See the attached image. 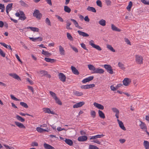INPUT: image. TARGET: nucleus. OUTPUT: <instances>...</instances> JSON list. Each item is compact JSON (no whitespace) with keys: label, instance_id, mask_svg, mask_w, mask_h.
<instances>
[{"label":"nucleus","instance_id":"obj_1","mask_svg":"<svg viewBox=\"0 0 149 149\" xmlns=\"http://www.w3.org/2000/svg\"><path fill=\"white\" fill-rule=\"evenodd\" d=\"M15 15L16 17H19V19L24 20L26 18L25 16V14L22 11H20L19 13L17 12L15 14Z\"/></svg>","mask_w":149,"mask_h":149},{"label":"nucleus","instance_id":"obj_2","mask_svg":"<svg viewBox=\"0 0 149 149\" xmlns=\"http://www.w3.org/2000/svg\"><path fill=\"white\" fill-rule=\"evenodd\" d=\"M33 15L34 17L39 20L40 19L42 16V14L40 13L38 10L37 9L35 10Z\"/></svg>","mask_w":149,"mask_h":149},{"label":"nucleus","instance_id":"obj_3","mask_svg":"<svg viewBox=\"0 0 149 149\" xmlns=\"http://www.w3.org/2000/svg\"><path fill=\"white\" fill-rule=\"evenodd\" d=\"M89 44L93 47L99 51H101L102 50L101 48L99 46L96 45L94 43V41L93 40H91L89 42Z\"/></svg>","mask_w":149,"mask_h":149},{"label":"nucleus","instance_id":"obj_4","mask_svg":"<svg viewBox=\"0 0 149 149\" xmlns=\"http://www.w3.org/2000/svg\"><path fill=\"white\" fill-rule=\"evenodd\" d=\"M143 59L142 57L141 56L137 55L136 56V62L139 64H141L143 63Z\"/></svg>","mask_w":149,"mask_h":149},{"label":"nucleus","instance_id":"obj_5","mask_svg":"<svg viewBox=\"0 0 149 149\" xmlns=\"http://www.w3.org/2000/svg\"><path fill=\"white\" fill-rule=\"evenodd\" d=\"M95 86V85L94 84H91L86 85H82L81 88L82 89H87L92 88Z\"/></svg>","mask_w":149,"mask_h":149},{"label":"nucleus","instance_id":"obj_6","mask_svg":"<svg viewBox=\"0 0 149 149\" xmlns=\"http://www.w3.org/2000/svg\"><path fill=\"white\" fill-rule=\"evenodd\" d=\"M59 78L62 81L65 82L66 80V77L63 73H60L58 74Z\"/></svg>","mask_w":149,"mask_h":149},{"label":"nucleus","instance_id":"obj_7","mask_svg":"<svg viewBox=\"0 0 149 149\" xmlns=\"http://www.w3.org/2000/svg\"><path fill=\"white\" fill-rule=\"evenodd\" d=\"M85 102L84 101L80 102L77 103L73 106V108H77L82 107L84 104Z\"/></svg>","mask_w":149,"mask_h":149},{"label":"nucleus","instance_id":"obj_8","mask_svg":"<svg viewBox=\"0 0 149 149\" xmlns=\"http://www.w3.org/2000/svg\"><path fill=\"white\" fill-rule=\"evenodd\" d=\"M130 82V79L128 78H125L123 81V84L126 86H128Z\"/></svg>","mask_w":149,"mask_h":149},{"label":"nucleus","instance_id":"obj_9","mask_svg":"<svg viewBox=\"0 0 149 149\" xmlns=\"http://www.w3.org/2000/svg\"><path fill=\"white\" fill-rule=\"evenodd\" d=\"M94 78L93 76H89L88 77L84 79L82 81L83 83H85L92 80Z\"/></svg>","mask_w":149,"mask_h":149},{"label":"nucleus","instance_id":"obj_10","mask_svg":"<svg viewBox=\"0 0 149 149\" xmlns=\"http://www.w3.org/2000/svg\"><path fill=\"white\" fill-rule=\"evenodd\" d=\"M93 105L96 107L100 109L103 110L104 109V107L103 106L96 102H95L94 103Z\"/></svg>","mask_w":149,"mask_h":149},{"label":"nucleus","instance_id":"obj_11","mask_svg":"<svg viewBox=\"0 0 149 149\" xmlns=\"http://www.w3.org/2000/svg\"><path fill=\"white\" fill-rule=\"evenodd\" d=\"M104 72V70L102 68H96V69L93 73H99L100 74H103Z\"/></svg>","mask_w":149,"mask_h":149},{"label":"nucleus","instance_id":"obj_12","mask_svg":"<svg viewBox=\"0 0 149 149\" xmlns=\"http://www.w3.org/2000/svg\"><path fill=\"white\" fill-rule=\"evenodd\" d=\"M13 5L12 3H11L8 4L6 8V11L7 14L11 10Z\"/></svg>","mask_w":149,"mask_h":149},{"label":"nucleus","instance_id":"obj_13","mask_svg":"<svg viewBox=\"0 0 149 149\" xmlns=\"http://www.w3.org/2000/svg\"><path fill=\"white\" fill-rule=\"evenodd\" d=\"M44 60L46 62H50L52 63H54L56 61V59H52L49 58H45Z\"/></svg>","mask_w":149,"mask_h":149},{"label":"nucleus","instance_id":"obj_14","mask_svg":"<svg viewBox=\"0 0 149 149\" xmlns=\"http://www.w3.org/2000/svg\"><path fill=\"white\" fill-rule=\"evenodd\" d=\"M9 75L13 77L14 78H15L17 80H21V79L20 77L18 76V75L17 74H16L10 73L9 74Z\"/></svg>","mask_w":149,"mask_h":149},{"label":"nucleus","instance_id":"obj_15","mask_svg":"<svg viewBox=\"0 0 149 149\" xmlns=\"http://www.w3.org/2000/svg\"><path fill=\"white\" fill-rule=\"evenodd\" d=\"M117 120L118 122L119 126L120 128L124 130H126L125 127H124L123 123L122 121H120L119 119H118Z\"/></svg>","mask_w":149,"mask_h":149},{"label":"nucleus","instance_id":"obj_16","mask_svg":"<svg viewBox=\"0 0 149 149\" xmlns=\"http://www.w3.org/2000/svg\"><path fill=\"white\" fill-rule=\"evenodd\" d=\"M87 139V137L86 136H80L78 138V140L79 141H84Z\"/></svg>","mask_w":149,"mask_h":149},{"label":"nucleus","instance_id":"obj_17","mask_svg":"<svg viewBox=\"0 0 149 149\" xmlns=\"http://www.w3.org/2000/svg\"><path fill=\"white\" fill-rule=\"evenodd\" d=\"M104 136V135L103 134H98L93 136H92L90 138V139H95L97 138H100L103 137Z\"/></svg>","mask_w":149,"mask_h":149},{"label":"nucleus","instance_id":"obj_18","mask_svg":"<svg viewBox=\"0 0 149 149\" xmlns=\"http://www.w3.org/2000/svg\"><path fill=\"white\" fill-rule=\"evenodd\" d=\"M77 32L80 36L83 37H88L89 36V35L87 33L79 30Z\"/></svg>","mask_w":149,"mask_h":149},{"label":"nucleus","instance_id":"obj_19","mask_svg":"<svg viewBox=\"0 0 149 149\" xmlns=\"http://www.w3.org/2000/svg\"><path fill=\"white\" fill-rule=\"evenodd\" d=\"M71 69L72 71V72L75 74L78 75L79 74L78 70L76 69V68L73 66H71Z\"/></svg>","mask_w":149,"mask_h":149},{"label":"nucleus","instance_id":"obj_20","mask_svg":"<svg viewBox=\"0 0 149 149\" xmlns=\"http://www.w3.org/2000/svg\"><path fill=\"white\" fill-rule=\"evenodd\" d=\"M24 29H30L32 31H33L34 32H38L39 31V29L38 28L32 27H24Z\"/></svg>","mask_w":149,"mask_h":149},{"label":"nucleus","instance_id":"obj_21","mask_svg":"<svg viewBox=\"0 0 149 149\" xmlns=\"http://www.w3.org/2000/svg\"><path fill=\"white\" fill-rule=\"evenodd\" d=\"M15 125L20 128L24 129L25 128V126L23 125V124L17 121H15Z\"/></svg>","mask_w":149,"mask_h":149},{"label":"nucleus","instance_id":"obj_22","mask_svg":"<svg viewBox=\"0 0 149 149\" xmlns=\"http://www.w3.org/2000/svg\"><path fill=\"white\" fill-rule=\"evenodd\" d=\"M43 146L46 149H55L54 147L46 143H44Z\"/></svg>","mask_w":149,"mask_h":149},{"label":"nucleus","instance_id":"obj_23","mask_svg":"<svg viewBox=\"0 0 149 149\" xmlns=\"http://www.w3.org/2000/svg\"><path fill=\"white\" fill-rule=\"evenodd\" d=\"M71 21H72L76 27L79 28V29H81L80 26L79 25L78 23L76 20L74 19H70Z\"/></svg>","mask_w":149,"mask_h":149},{"label":"nucleus","instance_id":"obj_24","mask_svg":"<svg viewBox=\"0 0 149 149\" xmlns=\"http://www.w3.org/2000/svg\"><path fill=\"white\" fill-rule=\"evenodd\" d=\"M59 52L61 55H65V50L63 48L61 45L59 46Z\"/></svg>","mask_w":149,"mask_h":149},{"label":"nucleus","instance_id":"obj_25","mask_svg":"<svg viewBox=\"0 0 149 149\" xmlns=\"http://www.w3.org/2000/svg\"><path fill=\"white\" fill-rule=\"evenodd\" d=\"M111 28L113 31L118 32H120L121 31V30L120 29L118 28L113 24H111Z\"/></svg>","mask_w":149,"mask_h":149},{"label":"nucleus","instance_id":"obj_26","mask_svg":"<svg viewBox=\"0 0 149 149\" xmlns=\"http://www.w3.org/2000/svg\"><path fill=\"white\" fill-rule=\"evenodd\" d=\"M45 113H51L52 114H54L53 111H52L50 110L49 108H44L43 109Z\"/></svg>","mask_w":149,"mask_h":149},{"label":"nucleus","instance_id":"obj_27","mask_svg":"<svg viewBox=\"0 0 149 149\" xmlns=\"http://www.w3.org/2000/svg\"><path fill=\"white\" fill-rule=\"evenodd\" d=\"M143 145L145 149H149V142L147 141H144L143 143Z\"/></svg>","mask_w":149,"mask_h":149},{"label":"nucleus","instance_id":"obj_28","mask_svg":"<svg viewBox=\"0 0 149 149\" xmlns=\"http://www.w3.org/2000/svg\"><path fill=\"white\" fill-rule=\"evenodd\" d=\"M98 113L100 117L103 119L105 118V117L104 114L102 111L100 110H99L98 111Z\"/></svg>","mask_w":149,"mask_h":149},{"label":"nucleus","instance_id":"obj_29","mask_svg":"<svg viewBox=\"0 0 149 149\" xmlns=\"http://www.w3.org/2000/svg\"><path fill=\"white\" fill-rule=\"evenodd\" d=\"M65 143L70 146L72 145L73 142L72 140L70 139H66L65 140Z\"/></svg>","mask_w":149,"mask_h":149},{"label":"nucleus","instance_id":"obj_30","mask_svg":"<svg viewBox=\"0 0 149 149\" xmlns=\"http://www.w3.org/2000/svg\"><path fill=\"white\" fill-rule=\"evenodd\" d=\"M37 131L40 133H42L44 132H47V131L45 129L41 128V127H37L36 128Z\"/></svg>","mask_w":149,"mask_h":149},{"label":"nucleus","instance_id":"obj_31","mask_svg":"<svg viewBox=\"0 0 149 149\" xmlns=\"http://www.w3.org/2000/svg\"><path fill=\"white\" fill-rule=\"evenodd\" d=\"M87 10L88 11H90L93 13H95L96 12L95 8L92 7L88 6L87 8Z\"/></svg>","mask_w":149,"mask_h":149},{"label":"nucleus","instance_id":"obj_32","mask_svg":"<svg viewBox=\"0 0 149 149\" xmlns=\"http://www.w3.org/2000/svg\"><path fill=\"white\" fill-rule=\"evenodd\" d=\"M42 54L47 57H49L51 55V53H49L47 51H44V50H42Z\"/></svg>","mask_w":149,"mask_h":149},{"label":"nucleus","instance_id":"obj_33","mask_svg":"<svg viewBox=\"0 0 149 149\" xmlns=\"http://www.w3.org/2000/svg\"><path fill=\"white\" fill-rule=\"evenodd\" d=\"M141 124L140 125L141 128L142 130L146 129V127L145 123L141 121Z\"/></svg>","mask_w":149,"mask_h":149},{"label":"nucleus","instance_id":"obj_34","mask_svg":"<svg viewBox=\"0 0 149 149\" xmlns=\"http://www.w3.org/2000/svg\"><path fill=\"white\" fill-rule=\"evenodd\" d=\"M74 94L77 96H81L83 95V93L78 91H74L73 92Z\"/></svg>","mask_w":149,"mask_h":149},{"label":"nucleus","instance_id":"obj_35","mask_svg":"<svg viewBox=\"0 0 149 149\" xmlns=\"http://www.w3.org/2000/svg\"><path fill=\"white\" fill-rule=\"evenodd\" d=\"M88 68L90 70H93L95 72L96 68L93 65L91 64H89L88 65Z\"/></svg>","mask_w":149,"mask_h":149},{"label":"nucleus","instance_id":"obj_36","mask_svg":"<svg viewBox=\"0 0 149 149\" xmlns=\"http://www.w3.org/2000/svg\"><path fill=\"white\" fill-rule=\"evenodd\" d=\"M0 44H1L3 46V47H5L6 48H8L11 50H12V49L11 48V47L10 45H6L5 43H0Z\"/></svg>","mask_w":149,"mask_h":149},{"label":"nucleus","instance_id":"obj_37","mask_svg":"<svg viewBox=\"0 0 149 149\" xmlns=\"http://www.w3.org/2000/svg\"><path fill=\"white\" fill-rule=\"evenodd\" d=\"M118 67L122 70H124L125 68L124 65L121 62H119L118 63Z\"/></svg>","mask_w":149,"mask_h":149},{"label":"nucleus","instance_id":"obj_38","mask_svg":"<svg viewBox=\"0 0 149 149\" xmlns=\"http://www.w3.org/2000/svg\"><path fill=\"white\" fill-rule=\"evenodd\" d=\"M99 23L100 25L104 26L106 25V21L105 20L102 19L99 21Z\"/></svg>","mask_w":149,"mask_h":149},{"label":"nucleus","instance_id":"obj_39","mask_svg":"<svg viewBox=\"0 0 149 149\" xmlns=\"http://www.w3.org/2000/svg\"><path fill=\"white\" fill-rule=\"evenodd\" d=\"M64 10L65 12L68 13H70L71 11L70 8L67 6H64Z\"/></svg>","mask_w":149,"mask_h":149},{"label":"nucleus","instance_id":"obj_40","mask_svg":"<svg viewBox=\"0 0 149 149\" xmlns=\"http://www.w3.org/2000/svg\"><path fill=\"white\" fill-rule=\"evenodd\" d=\"M16 118L18 120L22 122H24L25 121V119L24 118L18 115L16 116Z\"/></svg>","mask_w":149,"mask_h":149},{"label":"nucleus","instance_id":"obj_41","mask_svg":"<svg viewBox=\"0 0 149 149\" xmlns=\"http://www.w3.org/2000/svg\"><path fill=\"white\" fill-rule=\"evenodd\" d=\"M91 115V117L93 118H95L96 116V112L93 110H91V111L90 113Z\"/></svg>","mask_w":149,"mask_h":149},{"label":"nucleus","instance_id":"obj_42","mask_svg":"<svg viewBox=\"0 0 149 149\" xmlns=\"http://www.w3.org/2000/svg\"><path fill=\"white\" fill-rule=\"evenodd\" d=\"M49 93L50 95L54 99H55L56 98H57V97L56 96V94L55 93L52 91H50Z\"/></svg>","mask_w":149,"mask_h":149},{"label":"nucleus","instance_id":"obj_43","mask_svg":"<svg viewBox=\"0 0 149 149\" xmlns=\"http://www.w3.org/2000/svg\"><path fill=\"white\" fill-rule=\"evenodd\" d=\"M104 67L107 70V72L112 68L110 65L107 64L104 65Z\"/></svg>","mask_w":149,"mask_h":149},{"label":"nucleus","instance_id":"obj_44","mask_svg":"<svg viewBox=\"0 0 149 149\" xmlns=\"http://www.w3.org/2000/svg\"><path fill=\"white\" fill-rule=\"evenodd\" d=\"M111 109L113 112L116 113V114H119V111L115 107L112 108Z\"/></svg>","mask_w":149,"mask_h":149},{"label":"nucleus","instance_id":"obj_45","mask_svg":"<svg viewBox=\"0 0 149 149\" xmlns=\"http://www.w3.org/2000/svg\"><path fill=\"white\" fill-rule=\"evenodd\" d=\"M107 47L110 50L112 51L113 52H115V49L113 48L112 47V46L110 45H107Z\"/></svg>","mask_w":149,"mask_h":149},{"label":"nucleus","instance_id":"obj_46","mask_svg":"<svg viewBox=\"0 0 149 149\" xmlns=\"http://www.w3.org/2000/svg\"><path fill=\"white\" fill-rule=\"evenodd\" d=\"M20 105H21L22 106L24 107L27 108L28 107V106L26 103L23 102H21L20 103Z\"/></svg>","mask_w":149,"mask_h":149},{"label":"nucleus","instance_id":"obj_47","mask_svg":"<svg viewBox=\"0 0 149 149\" xmlns=\"http://www.w3.org/2000/svg\"><path fill=\"white\" fill-rule=\"evenodd\" d=\"M132 1H130L128 4V6L127 7V9L128 10H130V9L132 6Z\"/></svg>","mask_w":149,"mask_h":149},{"label":"nucleus","instance_id":"obj_48","mask_svg":"<svg viewBox=\"0 0 149 149\" xmlns=\"http://www.w3.org/2000/svg\"><path fill=\"white\" fill-rule=\"evenodd\" d=\"M66 24V28L68 29H70L71 30L72 29V28H71L70 27V26L71 25V23L70 22H69L68 21H67Z\"/></svg>","mask_w":149,"mask_h":149},{"label":"nucleus","instance_id":"obj_49","mask_svg":"<svg viewBox=\"0 0 149 149\" xmlns=\"http://www.w3.org/2000/svg\"><path fill=\"white\" fill-rule=\"evenodd\" d=\"M89 149H99V148L96 146L90 145L89 146Z\"/></svg>","mask_w":149,"mask_h":149},{"label":"nucleus","instance_id":"obj_50","mask_svg":"<svg viewBox=\"0 0 149 149\" xmlns=\"http://www.w3.org/2000/svg\"><path fill=\"white\" fill-rule=\"evenodd\" d=\"M0 9H1V12H3L5 10V6L4 4L0 3Z\"/></svg>","mask_w":149,"mask_h":149},{"label":"nucleus","instance_id":"obj_51","mask_svg":"<svg viewBox=\"0 0 149 149\" xmlns=\"http://www.w3.org/2000/svg\"><path fill=\"white\" fill-rule=\"evenodd\" d=\"M67 38L68 39L70 40H73L72 37L71 35L69 33H67Z\"/></svg>","mask_w":149,"mask_h":149},{"label":"nucleus","instance_id":"obj_52","mask_svg":"<svg viewBox=\"0 0 149 149\" xmlns=\"http://www.w3.org/2000/svg\"><path fill=\"white\" fill-rule=\"evenodd\" d=\"M56 101V103L60 105H61L62 104V103L60 100L57 97V98H56L54 99Z\"/></svg>","mask_w":149,"mask_h":149},{"label":"nucleus","instance_id":"obj_53","mask_svg":"<svg viewBox=\"0 0 149 149\" xmlns=\"http://www.w3.org/2000/svg\"><path fill=\"white\" fill-rule=\"evenodd\" d=\"M45 22L48 25L51 26V22L48 18H47L46 19Z\"/></svg>","mask_w":149,"mask_h":149},{"label":"nucleus","instance_id":"obj_54","mask_svg":"<svg viewBox=\"0 0 149 149\" xmlns=\"http://www.w3.org/2000/svg\"><path fill=\"white\" fill-rule=\"evenodd\" d=\"M40 74H42V76L46 75L47 73V72L45 70H42L40 72Z\"/></svg>","mask_w":149,"mask_h":149},{"label":"nucleus","instance_id":"obj_55","mask_svg":"<svg viewBox=\"0 0 149 149\" xmlns=\"http://www.w3.org/2000/svg\"><path fill=\"white\" fill-rule=\"evenodd\" d=\"M96 3L97 5L100 7H102V3L99 0H97L96 1Z\"/></svg>","mask_w":149,"mask_h":149},{"label":"nucleus","instance_id":"obj_56","mask_svg":"<svg viewBox=\"0 0 149 149\" xmlns=\"http://www.w3.org/2000/svg\"><path fill=\"white\" fill-rule=\"evenodd\" d=\"M55 16L58 18V19L59 20H60L61 22H63L64 21L63 19L59 16L56 15H55Z\"/></svg>","mask_w":149,"mask_h":149},{"label":"nucleus","instance_id":"obj_57","mask_svg":"<svg viewBox=\"0 0 149 149\" xmlns=\"http://www.w3.org/2000/svg\"><path fill=\"white\" fill-rule=\"evenodd\" d=\"M0 54L3 57H5L6 55L3 52V51L0 48Z\"/></svg>","mask_w":149,"mask_h":149},{"label":"nucleus","instance_id":"obj_58","mask_svg":"<svg viewBox=\"0 0 149 149\" xmlns=\"http://www.w3.org/2000/svg\"><path fill=\"white\" fill-rule=\"evenodd\" d=\"M10 97L11 98L14 100H15L16 101H18L19 100V99L16 98L15 97V96L14 95H11Z\"/></svg>","mask_w":149,"mask_h":149},{"label":"nucleus","instance_id":"obj_59","mask_svg":"<svg viewBox=\"0 0 149 149\" xmlns=\"http://www.w3.org/2000/svg\"><path fill=\"white\" fill-rule=\"evenodd\" d=\"M3 145L7 149H14V148L12 147L5 144H4Z\"/></svg>","mask_w":149,"mask_h":149},{"label":"nucleus","instance_id":"obj_60","mask_svg":"<svg viewBox=\"0 0 149 149\" xmlns=\"http://www.w3.org/2000/svg\"><path fill=\"white\" fill-rule=\"evenodd\" d=\"M71 47L75 52L77 53L78 52V49L76 47L72 45L71 46Z\"/></svg>","mask_w":149,"mask_h":149},{"label":"nucleus","instance_id":"obj_61","mask_svg":"<svg viewBox=\"0 0 149 149\" xmlns=\"http://www.w3.org/2000/svg\"><path fill=\"white\" fill-rule=\"evenodd\" d=\"M31 146H38V144L36 142H33L32 143Z\"/></svg>","mask_w":149,"mask_h":149},{"label":"nucleus","instance_id":"obj_62","mask_svg":"<svg viewBox=\"0 0 149 149\" xmlns=\"http://www.w3.org/2000/svg\"><path fill=\"white\" fill-rule=\"evenodd\" d=\"M26 80L31 85H32L33 84V81L32 80H31L29 78H27Z\"/></svg>","mask_w":149,"mask_h":149},{"label":"nucleus","instance_id":"obj_63","mask_svg":"<svg viewBox=\"0 0 149 149\" xmlns=\"http://www.w3.org/2000/svg\"><path fill=\"white\" fill-rule=\"evenodd\" d=\"M141 2L145 4L149 5V1H147L146 0H141Z\"/></svg>","mask_w":149,"mask_h":149},{"label":"nucleus","instance_id":"obj_64","mask_svg":"<svg viewBox=\"0 0 149 149\" xmlns=\"http://www.w3.org/2000/svg\"><path fill=\"white\" fill-rule=\"evenodd\" d=\"M28 88L33 93L34 92V90L33 88L31 86H28Z\"/></svg>","mask_w":149,"mask_h":149}]
</instances>
